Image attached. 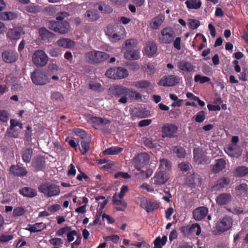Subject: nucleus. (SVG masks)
Listing matches in <instances>:
<instances>
[{
	"instance_id": "obj_61",
	"label": "nucleus",
	"mask_w": 248,
	"mask_h": 248,
	"mask_svg": "<svg viewBox=\"0 0 248 248\" xmlns=\"http://www.w3.org/2000/svg\"><path fill=\"white\" fill-rule=\"evenodd\" d=\"M8 120V113L6 110H0V121L2 122H7Z\"/></svg>"
},
{
	"instance_id": "obj_29",
	"label": "nucleus",
	"mask_w": 248,
	"mask_h": 248,
	"mask_svg": "<svg viewBox=\"0 0 248 248\" xmlns=\"http://www.w3.org/2000/svg\"><path fill=\"white\" fill-rule=\"evenodd\" d=\"M81 141V148H79L80 151L82 155H84L89 151L90 148V143L91 141L90 136L82 139Z\"/></svg>"
},
{
	"instance_id": "obj_39",
	"label": "nucleus",
	"mask_w": 248,
	"mask_h": 248,
	"mask_svg": "<svg viewBox=\"0 0 248 248\" xmlns=\"http://www.w3.org/2000/svg\"><path fill=\"white\" fill-rule=\"evenodd\" d=\"M186 7L189 9H198L202 5L201 0H189L185 2Z\"/></svg>"
},
{
	"instance_id": "obj_17",
	"label": "nucleus",
	"mask_w": 248,
	"mask_h": 248,
	"mask_svg": "<svg viewBox=\"0 0 248 248\" xmlns=\"http://www.w3.org/2000/svg\"><path fill=\"white\" fill-rule=\"evenodd\" d=\"M208 209L207 207L202 206L197 208L193 211L194 218L197 221L203 219L207 215Z\"/></svg>"
},
{
	"instance_id": "obj_21",
	"label": "nucleus",
	"mask_w": 248,
	"mask_h": 248,
	"mask_svg": "<svg viewBox=\"0 0 248 248\" xmlns=\"http://www.w3.org/2000/svg\"><path fill=\"white\" fill-rule=\"evenodd\" d=\"M10 172L15 176L21 177L26 175L28 173L25 167L18 165H13L10 168Z\"/></svg>"
},
{
	"instance_id": "obj_25",
	"label": "nucleus",
	"mask_w": 248,
	"mask_h": 248,
	"mask_svg": "<svg viewBox=\"0 0 248 248\" xmlns=\"http://www.w3.org/2000/svg\"><path fill=\"white\" fill-rule=\"evenodd\" d=\"M226 165V161L223 158L217 159L215 165L212 166L211 171L214 173H218L225 168Z\"/></svg>"
},
{
	"instance_id": "obj_3",
	"label": "nucleus",
	"mask_w": 248,
	"mask_h": 248,
	"mask_svg": "<svg viewBox=\"0 0 248 248\" xmlns=\"http://www.w3.org/2000/svg\"><path fill=\"white\" fill-rule=\"evenodd\" d=\"M127 88L120 85H113L108 88V93L111 96L120 97L119 102L125 104L127 102V97L125 96Z\"/></svg>"
},
{
	"instance_id": "obj_48",
	"label": "nucleus",
	"mask_w": 248,
	"mask_h": 248,
	"mask_svg": "<svg viewBox=\"0 0 248 248\" xmlns=\"http://www.w3.org/2000/svg\"><path fill=\"white\" fill-rule=\"evenodd\" d=\"M146 212L148 213L153 212L159 207V204L156 202L149 201Z\"/></svg>"
},
{
	"instance_id": "obj_43",
	"label": "nucleus",
	"mask_w": 248,
	"mask_h": 248,
	"mask_svg": "<svg viewBox=\"0 0 248 248\" xmlns=\"http://www.w3.org/2000/svg\"><path fill=\"white\" fill-rule=\"evenodd\" d=\"M235 173L237 177H244L248 174V168L245 166L237 167L235 169Z\"/></svg>"
},
{
	"instance_id": "obj_19",
	"label": "nucleus",
	"mask_w": 248,
	"mask_h": 248,
	"mask_svg": "<svg viewBox=\"0 0 248 248\" xmlns=\"http://www.w3.org/2000/svg\"><path fill=\"white\" fill-rule=\"evenodd\" d=\"M231 180L228 177H223L220 178L217 180L216 184L211 187V190L214 191L223 188L228 186Z\"/></svg>"
},
{
	"instance_id": "obj_36",
	"label": "nucleus",
	"mask_w": 248,
	"mask_h": 248,
	"mask_svg": "<svg viewBox=\"0 0 248 248\" xmlns=\"http://www.w3.org/2000/svg\"><path fill=\"white\" fill-rule=\"evenodd\" d=\"M124 57L128 60H137L140 58V52L137 50H131L124 53Z\"/></svg>"
},
{
	"instance_id": "obj_6",
	"label": "nucleus",
	"mask_w": 248,
	"mask_h": 248,
	"mask_svg": "<svg viewBox=\"0 0 248 248\" xmlns=\"http://www.w3.org/2000/svg\"><path fill=\"white\" fill-rule=\"evenodd\" d=\"M31 78L32 83L36 85H44L49 81L46 72L41 69H35L31 73Z\"/></svg>"
},
{
	"instance_id": "obj_47",
	"label": "nucleus",
	"mask_w": 248,
	"mask_h": 248,
	"mask_svg": "<svg viewBox=\"0 0 248 248\" xmlns=\"http://www.w3.org/2000/svg\"><path fill=\"white\" fill-rule=\"evenodd\" d=\"M127 96L132 99H138L140 98V95L139 93L135 91H132L128 88H127L125 93V96L127 97Z\"/></svg>"
},
{
	"instance_id": "obj_10",
	"label": "nucleus",
	"mask_w": 248,
	"mask_h": 248,
	"mask_svg": "<svg viewBox=\"0 0 248 248\" xmlns=\"http://www.w3.org/2000/svg\"><path fill=\"white\" fill-rule=\"evenodd\" d=\"M174 31L171 27H166L161 31V36L159 37V41L163 44H170L174 39Z\"/></svg>"
},
{
	"instance_id": "obj_33",
	"label": "nucleus",
	"mask_w": 248,
	"mask_h": 248,
	"mask_svg": "<svg viewBox=\"0 0 248 248\" xmlns=\"http://www.w3.org/2000/svg\"><path fill=\"white\" fill-rule=\"evenodd\" d=\"M38 32L42 40L44 41L52 38L54 36V34L53 33L49 31L44 27L40 28L39 29Z\"/></svg>"
},
{
	"instance_id": "obj_62",
	"label": "nucleus",
	"mask_w": 248,
	"mask_h": 248,
	"mask_svg": "<svg viewBox=\"0 0 248 248\" xmlns=\"http://www.w3.org/2000/svg\"><path fill=\"white\" fill-rule=\"evenodd\" d=\"M16 126H18L20 129L23 128V124L14 119H11L10 120V129H13Z\"/></svg>"
},
{
	"instance_id": "obj_26",
	"label": "nucleus",
	"mask_w": 248,
	"mask_h": 248,
	"mask_svg": "<svg viewBox=\"0 0 248 248\" xmlns=\"http://www.w3.org/2000/svg\"><path fill=\"white\" fill-rule=\"evenodd\" d=\"M164 20V16L162 15H159L157 16L152 18L150 22V27L153 30L159 29Z\"/></svg>"
},
{
	"instance_id": "obj_51",
	"label": "nucleus",
	"mask_w": 248,
	"mask_h": 248,
	"mask_svg": "<svg viewBox=\"0 0 248 248\" xmlns=\"http://www.w3.org/2000/svg\"><path fill=\"white\" fill-rule=\"evenodd\" d=\"M195 82H200L201 83L208 82L211 80L210 78L206 76H202L200 75H196L194 77Z\"/></svg>"
},
{
	"instance_id": "obj_4",
	"label": "nucleus",
	"mask_w": 248,
	"mask_h": 248,
	"mask_svg": "<svg viewBox=\"0 0 248 248\" xmlns=\"http://www.w3.org/2000/svg\"><path fill=\"white\" fill-rule=\"evenodd\" d=\"M109 58V55L105 52L97 50H92L85 54L86 60L91 64L101 63Z\"/></svg>"
},
{
	"instance_id": "obj_32",
	"label": "nucleus",
	"mask_w": 248,
	"mask_h": 248,
	"mask_svg": "<svg viewBox=\"0 0 248 248\" xmlns=\"http://www.w3.org/2000/svg\"><path fill=\"white\" fill-rule=\"evenodd\" d=\"M177 66L180 70L186 72H192L194 69V67L191 63L184 61L179 62Z\"/></svg>"
},
{
	"instance_id": "obj_34",
	"label": "nucleus",
	"mask_w": 248,
	"mask_h": 248,
	"mask_svg": "<svg viewBox=\"0 0 248 248\" xmlns=\"http://www.w3.org/2000/svg\"><path fill=\"white\" fill-rule=\"evenodd\" d=\"M97 6L98 10L103 14H109L113 10L110 6L103 1L96 3L95 7H97Z\"/></svg>"
},
{
	"instance_id": "obj_27",
	"label": "nucleus",
	"mask_w": 248,
	"mask_h": 248,
	"mask_svg": "<svg viewBox=\"0 0 248 248\" xmlns=\"http://www.w3.org/2000/svg\"><path fill=\"white\" fill-rule=\"evenodd\" d=\"M113 202L116 206L115 209L117 211H124L127 207V204L124 201L117 197L116 193L113 196Z\"/></svg>"
},
{
	"instance_id": "obj_41",
	"label": "nucleus",
	"mask_w": 248,
	"mask_h": 248,
	"mask_svg": "<svg viewBox=\"0 0 248 248\" xmlns=\"http://www.w3.org/2000/svg\"><path fill=\"white\" fill-rule=\"evenodd\" d=\"M167 241V237L166 235L163 236L162 238L160 237L156 238L154 241V248H162V247L166 244Z\"/></svg>"
},
{
	"instance_id": "obj_40",
	"label": "nucleus",
	"mask_w": 248,
	"mask_h": 248,
	"mask_svg": "<svg viewBox=\"0 0 248 248\" xmlns=\"http://www.w3.org/2000/svg\"><path fill=\"white\" fill-rule=\"evenodd\" d=\"M123 150V148L119 147H111L103 151L104 155H118Z\"/></svg>"
},
{
	"instance_id": "obj_63",
	"label": "nucleus",
	"mask_w": 248,
	"mask_h": 248,
	"mask_svg": "<svg viewBox=\"0 0 248 248\" xmlns=\"http://www.w3.org/2000/svg\"><path fill=\"white\" fill-rule=\"evenodd\" d=\"M74 132L75 134H76L78 135H79L81 137V139L85 138L86 137H87L89 136L87 134L86 132L80 128H76L74 129Z\"/></svg>"
},
{
	"instance_id": "obj_9",
	"label": "nucleus",
	"mask_w": 248,
	"mask_h": 248,
	"mask_svg": "<svg viewBox=\"0 0 248 248\" xmlns=\"http://www.w3.org/2000/svg\"><path fill=\"white\" fill-rule=\"evenodd\" d=\"M232 217L225 216L216 223V230L217 232L221 233L227 231L232 227Z\"/></svg>"
},
{
	"instance_id": "obj_8",
	"label": "nucleus",
	"mask_w": 248,
	"mask_h": 248,
	"mask_svg": "<svg viewBox=\"0 0 248 248\" xmlns=\"http://www.w3.org/2000/svg\"><path fill=\"white\" fill-rule=\"evenodd\" d=\"M48 56L43 50H36L33 54L32 61L37 66L43 67L48 62Z\"/></svg>"
},
{
	"instance_id": "obj_23",
	"label": "nucleus",
	"mask_w": 248,
	"mask_h": 248,
	"mask_svg": "<svg viewBox=\"0 0 248 248\" xmlns=\"http://www.w3.org/2000/svg\"><path fill=\"white\" fill-rule=\"evenodd\" d=\"M224 150L225 153L231 157L237 158L241 155L240 148L235 145H229Z\"/></svg>"
},
{
	"instance_id": "obj_22",
	"label": "nucleus",
	"mask_w": 248,
	"mask_h": 248,
	"mask_svg": "<svg viewBox=\"0 0 248 248\" xmlns=\"http://www.w3.org/2000/svg\"><path fill=\"white\" fill-rule=\"evenodd\" d=\"M32 166L36 171L43 170L46 167L45 158L41 156H37L32 161Z\"/></svg>"
},
{
	"instance_id": "obj_24",
	"label": "nucleus",
	"mask_w": 248,
	"mask_h": 248,
	"mask_svg": "<svg viewBox=\"0 0 248 248\" xmlns=\"http://www.w3.org/2000/svg\"><path fill=\"white\" fill-rule=\"evenodd\" d=\"M89 121L93 124V126L107 125L111 123V121L108 119L96 116L91 117Z\"/></svg>"
},
{
	"instance_id": "obj_2",
	"label": "nucleus",
	"mask_w": 248,
	"mask_h": 248,
	"mask_svg": "<svg viewBox=\"0 0 248 248\" xmlns=\"http://www.w3.org/2000/svg\"><path fill=\"white\" fill-rule=\"evenodd\" d=\"M105 31L106 35L109 37L111 41L113 42H116L125 36V29L121 25L114 26L108 25Z\"/></svg>"
},
{
	"instance_id": "obj_60",
	"label": "nucleus",
	"mask_w": 248,
	"mask_h": 248,
	"mask_svg": "<svg viewBox=\"0 0 248 248\" xmlns=\"http://www.w3.org/2000/svg\"><path fill=\"white\" fill-rule=\"evenodd\" d=\"M125 44L127 47H133L138 44V41L135 39H127L126 40Z\"/></svg>"
},
{
	"instance_id": "obj_37",
	"label": "nucleus",
	"mask_w": 248,
	"mask_h": 248,
	"mask_svg": "<svg viewBox=\"0 0 248 248\" xmlns=\"http://www.w3.org/2000/svg\"><path fill=\"white\" fill-rule=\"evenodd\" d=\"M156 50L157 46L154 42H148L145 47V52L148 56L154 55L156 52Z\"/></svg>"
},
{
	"instance_id": "obj_28",
	"label": "nucleus",
	"mask_w": 248,
	"mask_h": 248,
	"mask_svg": "<svg viewBox=\"0 0 248 248\" xmlns=\"http://www.w3.org/2000/svg\"><path fill=\"white\" fill-rule=\"evenodd\" d=\"M19 193L24 197L33 198L37 195V190L30 187H24L20 189Z\"/></svg>"
},
{
	"instance_id": "obj_49",
	"label": "nucleus",
	"mask_w": 248,
	"mask_h": 248,
	"mask_svg": "<svg viewBox=\"0 0 248 248\" xmlns=\"http://www.w3.org/2000/svg\"><path fill=\"white\" fill-rule=\"evenodd\" d=\"M200 25V22L199 20L189 19L188 20V26L191 30L197 29Z\"/></svg>"
},
{
	"instance_id": "obj_7",
	"label": "nucleus",
	"mask_w": 248,
	"mask_h": 248,
	"mask_svg": "<svg viewBox=\"0 0 248 248\" xmlns=\"http://www.w3.org/2000/svg\"><path fill=\"white\" fill-rule=\"evenodd\" d=\"M48 28L56 32L65 34L69 31V24L67 21H50L48 22Z\"/></svg>"
},
{
	"instance_id": "obj_53",
	"label": "nucleus",
	"mask_w": 248,
	"mask_h": 248,
	"mask_svg": "<svg viewBox=\"0 0 248 248\" xmlns=\"http://www.w3.org/2000/svg\"><path fill=\"white\" fill-rule=\"evenodd\" d=\"M134 85L138 88H146L149 86L150 82L147 80H140L135 82Z\"/></svg>"
},
{
	"instance_id": "obj_35",
	"label": "nucleus",
	"mask_w": 248,
	"mask_h": 248,
	"mask_svg": "<svg viewBox=\"0 0 248 248\" xmlns=\"http://www.w3.org/2000/svg\"><path fill=\"white\" fill-rule=\"evenodd\" d=\"M17 17V14L13 12H0V20H13L16 19Z\"/></svg>"
},
{
	"instance_id": "obj_55",
	"label": "nucleus",
	"mask_w": 248,
	"mask_h": 248,
	"mask_svg": "<svg viewBox=\"0 0 248 248\" xmlns=\"http://www.w3.org/2000/svg\"><path fill=\"white\" fill-rule=\"evenodd\" d=\"M191 230L190 225L182 226L180 229L181 232L183 233L185 236H189L192 234Z\"/></svg>"
},
{
	"instance_id": "obj_5",
	"label": "nucleus",
	"mask_w": 248,
	"mask_h": 248,
	"mask_svg": "<svg viewBox=\"0 0 248 248\" xmlns=\"http://www.w3.org/2000/svg\"><path fill=\"white\" fill-rule=\"evenodd\" d=\"M108 78L116 79H123L128 76L127 70L124 67H114L108 69L105 74Z\"/></svg>"
},
{
	"instance_id": "obj_58",
	"label": "nucleus",
	"mask_w": 248,
	"mask_h": 248,
	"mask_svg": "<svg viewBox=\"0 0 248 248\" xmlns=\"http://www.w3.org/2000/svg\"><path fill=\"white\" fill-rule=\"evenodd\" d=\"M25 212V210L22 207H17L14 209L13 215L14 216H20L23 215Z\"/></svg>"
},
{
	"instance_id": "obj_56",
	"label": "nucleus",
	"mask_w": 248,
	"mask_h": 248,
	"mask_svg": "<svg viewBox=\"0 0 248 248\" xmlns=\"http://www.w3.org/2000/svg\"><path fill=\"white\" fill-rule=\"evenodd\" d=\"M235 189L239 191L241 194L247 193L248 191V185L245 183L241 184L235 187Z\"/></svg>"
},
{
	"instance_id": "obj_59",
	"label": "nucleus",
	"mask_w": 248,
	"mask_h": 248,
	"mask_svg": "<svg viewBox=\"0 0 248 248\" xmlns=\"http://www.w3.org/2000/svg\"><path fill=\"white\" fill-rule=\"evenodd\" d=\"M128 190V187L126 185H123L120 190V192L118 195H117V197L120 199H122L123 197L124 196L125 193Z\"/></svg>"
},
{
	"instance_id": "obj_14",
	"label": "nucleus",
	"mask_w": 248,
	"mask_h": 248,
	"mask_svg": "<svg viewBox=\"0 0 248 248\" xmlns=\"http://www.w3.org/2000/svg\"><path fill=\"white\" fill-rule=\"evenodd\" d=\"M150 159L149 155L145 153H141L134 158L133 160L136 164L137 169L139 170L140 168L144 166L148 163Z\"/></svg>"
},
{
	"instance_id": "obj_45",
	"label": "nucleus",
	"mask_w": 248,
	"mask_h": 248,
	"mask_svg": "<svg viewBox=\"0 0 248 248\" xmlns=\"http://www.w3.org/2000/svg\"><path fill=\"white\" fill-rule=\"evenodd\" d=\"M171 168L170 162L166 159L160 160L159 169L161 170H168Z\"/></svg>"
},
{
	"instance_id": "obj_15",
	"label": "nucleus",
	"mask_w": 248,
	"mask_h": 248,
	"mask_svg": "<svg viewBox=\"0 0 248 248\" xmlns=\"http://www.w3.org/2000/svg\"><path fill=\"white\" fill-rule=\"evenodd\" d=\"M193 155L194 159L198 164L206 163L208 161L206 154L201 149H194Z\"/></svg>"
},
{
	"instance_id": "obj_20",
	"label": "nucleus",
	"mask_w": 248,
	"mask_h": 248,
	"mask_svg": "<svg viewBox=\"0 0 248 248\" xmlns=\"http://www.w3.org/2000/svg\"><path fill=\"white\" fill-rule=\"evenodd\" d=\"M232 200V196L230 193H222L219 194L216 199V203L220 206L228 204Z\"/></svg>"
},
{
	"instance_id": "obj_38",
	"label": "nucleus",
	"mask_w": 248,
	"mask_h": 248,
	"mask_svg": "<svg viewBox=\"0 0 248 248\" xmlns=\"http://www.w3.org/2000/svg\"><path fill=\"white\" fill-rule=\"evenodd\" d=\"M32 149L31 148L23 150L22 152V157L23 161L26 163H29L32 157Z\"/></svg>"
},
{
	"instance_id": "obj_16",
	"label": "nucleus",
	"mask_w": 248,
	"mask_h": 248,
	"mask_svg": "<svg viewBox=\"0 0 248 248\" xmlns=\"http://www.w3.org/2000/svg\"><path fill=\"white\" fill-rule=\"evenodd\" d=\"M153 179L155 185L161 186L166 183L168 180V177L165 171L160 170L155 173Z\"/></svg>"
},
{
	"instance_id": "obj_30",
	"label": "nucleus",
	"mask_w": 248,
	"mask_h": 248,
	"mask_svg": "<svg viewBox=\"0 0 248 248\" xmlns=\"http://www.w3.org/2000/svg\"><path fill=\"white\" fill-rule=\"evenodd\" d=\"M85 17L89 21L93 22L97 20L100 18V16L97 11L91 9L86 11Z\"/></svg>"
},
{
	"instance_id": "obj_57",
	"label": "nucleus",
	"mask_w": 248,
	"mask_h": 248,
	"mask_svg": "<svg viewBox=\"0 0 248 248\" xmlns=\"http://www.w3.org/2000/svg\"><path fill=\"white\" fill-rule=\"evenodd\" d=\"M32 226L33 227V229L36 231V232H41L42 230L45 229L46 227L45 224H44L42 222L36 223L32 225Z\"/></svg>"
},
{
	"instance_id": "obj_1",
	"label": "nucleus",
	"mask_w": 248,
	"mask_h": 248,
	"mask_svg": "<svg viewBox=\"0 0 248 248\" xmlns=\"http://www.w3.org/2000/svg\"><path fill=\"white\" fill-rule=\"evenodd\" d=\"M38 190L46 198L57 196L61 193L60 186L55 183L46 182L38 186Z\"/></svg>"
},
{
	"instance_id": "obj_44",
	"label": "nucleus",
	"mask_w": 248,
	"mask_h": 248,
	"mask_svg": "<svg viewBox=\"0 0 248 248\" xmlns=\"http://www.w3.org/2000/svg\"><path fill=\"white\" fill-rule=\"evenodd\" d=\"M172 151L179 158H184L185 156V150L182 147L175 146L172 147Z\"/></svg>"
},
{
	"instance_id": "obj_42",
	"label": "nucleus",
	"mask_w": 248,
	"mask_h": 248,
	"mask_svg": "<svg viewBox=\"0 0 248 248\" xmlns=\"http://www.w3.org/2000/svg\"><path fill=\"white\" fill-rule=\"evenodd\" d=\"M7 36L11 40H16L19 38L20 32L16 29H10L8 31Z\"/></svg>"
},
{
	"instance_id": "obj_12",
	"label": "nucleus",
	"mask_w": 248,
	"mask_h": 248,
	"mask_svg": "<svg viewBox=\"0 0 248 248\" xmlns=\"http://www.w3.org/2000/svg\"><path fill=\"white\" fill-rule=\"evenodd\" d=\"M177 130L178 127L176 125L170 123L165 124L162 127V137L174 138Z\"/></svg>"
},
{
	"instance_id": "obj_46",
	"label": "nucleus",
	"mask_w": 248,
	"mask_h": 248,
	"mask_svg": "<svg viewBox=\"0 0 248 248\" xmlns=\"http://www.w3.org/2000/svg\"><path fill=\"white\" fill-rule=\"evenodd\" d=\"M206 113L204 111L201 110L198 112L193 117L195 121L199 123L203 122L205 119Z\"/></svg>"
},
{
	"instance_id": "obj_52",
	"label": "nucleus",
	"mask_w": 248,
	"mask_h": 248,
	"mask_svg": "<svg viewBox=\"0 0 248 248\" xmlns=\"http://www.w3.org/2000/svg\"><path fill=\"white\" fill-rule=\"evenodd\" d=\"M191 232L192 234L195 233L199 235L201 232V228L200 225L198 223L193 224L190 225Z\"/></svg>"
},
{
	"instance_id": "obj_11",
	"label": "nucleus",
	"mask_w": 248,
	"mask_h": 248,
	"mask_svg": "<svg viewBox=\"0 0 248 248\" xmlns=\"http://www.w3.org/2000/svg\"><path fill=\"white\" fill-rule=\"evenodd\" d=\"M180 78L175 75L163 76L158 81V85L163 87L174 86L179 82Z\"/></svg>"
},
{
	"instance_id": "obj_50",
	"label": "nucleus",
	"mask_w": 248,
	"mask_h": 248,
	"mask_svg": "<svg viewBox=\"0 0 248 248\" xmlns=\"http://www.w3.org/2000/svg\"><path fill=\"white\" fill-rule=\"evenodd\" d=\"M41 8L39 5H30L26 7V11L31 13H37L41 11Z\"/></svg>"
},
{
	"instance_id": "obj_18",
	"label": "nucleus",
	"mask_w": 248,
	"mask_h": 248,
	"mask_svg": "<svg viewBox=\"0 0 248 248\" xmlns=\"http://www.w3.org/2000/svg\"><path fill=\"white\" fill-rule=\"evenodd\" d=\"M2 58L5 62L13 63L17 60L18 55L15 51H5L2 53Z\"/></svg>"
},
{
	"instance_id": "obj_54",
	"label": "nucleus",
	"mask_w": 248,
	"mask_h": 248,
	"mask_svg": "<svg viewBox=\"0 0 248 248\" xmlns=\"http://www.w3.org/2000/svg\"><path fill=\"white\" fill-rule=\"evenodd\" d=\"M71 227L68 226H65L62 228H60L56 232V235L57 236H62L63 234H65L66 232H68L70 231L71 230Z\"/></svg>"
},
{
	"instance_id": "obj_64",
	"label": "nucleus",
	"mask_w": 248,
	"mask_h": 248,
	"mask_svg": "<svg viewBox=\"0 0 248 248\" xmlns=\"http://www.w3.org/2000/svg\"><path fill=\"white\" fill-rule=\"evenodd\" d=\"M78 232L75 230L70 231L67 234V240L69 242H72L74 240V236H77Z\"/></svg>"
},
{
	"instance_id": "obj_13",
	"label": "nucleus",
	"mask_w": 248,
	"mask_h": 248,
	"mask_svg": "<svg viewBox=\"0 0 248 248\" xmlns=\"http://www.w3.org/2000/svg\"><path fill=\"white\" fill-rule=\"evenodd\" d=\"M202 183V179L201 176L196 173L188 175L185 179L186 184L191 188L200 186Z\"/></svg>"
},
{
	"instance_id": "obj_31",
	"label": "nucleus",
	"mask_w": 248,
	"mask_h": 248,
	"mask_svg": "<svg viewBox=\"0 0 248 248\" xmlns=\"http://www.w3.org/2000/svg\"><path fill=\"white\" fill-rule=\"evenodd\" d=\"M57 43L58 46L64 48H71L75 46V42L69 38H60Z\"/></svg>"
}]
</instances>
